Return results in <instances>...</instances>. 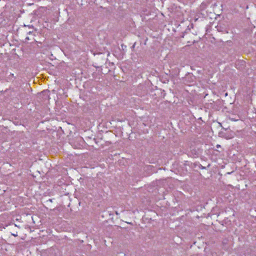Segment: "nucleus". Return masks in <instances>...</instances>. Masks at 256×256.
I'll return each instance as SVG.
<instances>
[{
	"instance_id": "obj_1",
	"label": "nucleus",
	"mask_w": 256,
	"mask_h": 256,
	"mask_svg": "<svg viewBox=\"0 0 256 256\" xmlns=\"http://www.w3.org/2000/svg\"><path fill=\"white\" fill-rule=\"evenodd\" d=\"M12 236H18V234H17V233H16V234H12Z\"/></svg>"
},
{
	"instance_id": "obj_2",
	"label": "nucleus",
	"mask_w": 256,
	"mask_h": 256,
	"mask_svg": "<svg viewBox=\"0 0 256 256\" xmlns=\"http://www.w3.org/2000/svg\"><path fill=\"white\" fill-rule=\"evenodd\" d=\"M116 215H118L119 214V213L118 212H116Z\"/></svg>"
},
{
	"instance_id": "obj_3",
	"label": "nucleus",
	"mask_w": 256,
	"mask_h": 256,
	"mask_svg": "<svg viewBox=\"0 0 256 256\" xmlns=\"http://www.w3.org/2000/svg\"><path fill=\"white\" fill-rule=\"evenodd\" d=\"M219 146H220V145H217V147H219Z\"/></svg>"
}]
</instances>
